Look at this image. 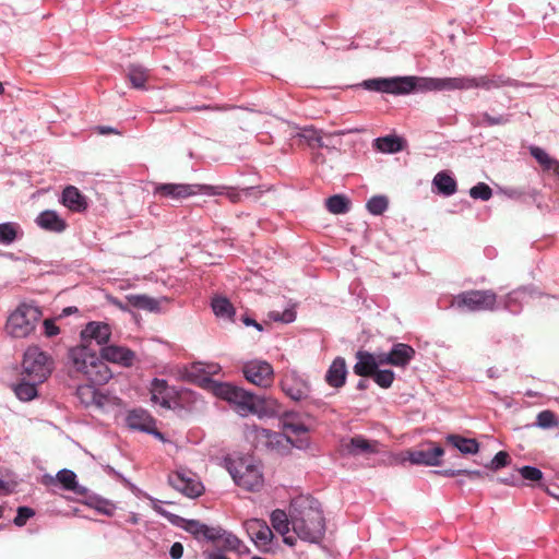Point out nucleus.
Listing matches in <instances>:
<instances>
[{
	"label": "nucleus",
	"instance_id": "nucleus-22",
	"mask_svg": "<svg viewBox=\"0 0 559 559\" xmlns=\"http://www.w3.org/2000/svg\"><path fill=\"white\" fill-rule=\"evenodd\" d=\"M61 203L73 212H82L87 207L85 197L74 186H68L63 189Z\"/></svg>",
	"mask_w": 559,
	"mask_h": 559
},
{
	"label": "nucleus",
	"instance_id": "nucleus-17",
	"mask_svg": "<svg viewBox=\"0 0 559 559\" xmlns=\"http://www.w3.org/2000/svg\"><path fill=\"white\" fill-rule=\"evenodd\" d=\"M173 390L164 379H153L151 383V400L154 404H158L164 408H170Z\"/></svg>",
	"mask_w": 559,
	"mask_h": 559
},
{
	"label": "nucleus",
	"instance_id": "nucleus-25",
	"mask_svg": "<svg viewBox=\"0 0 559 559\" xmlns=\"http://www.w3.org/2000/svg\"><path fill=\"white\" fill-rule=\"evenodd\" d=\"M247 530L255 544L267 545L273 538L272 530L265 521L252 519L247 522Z\"/></svg>",
	"mask_w": 559,
	"mask_h": 559
},
{
	"label": "nucleus",
	"instance_id": "nucleus-26",
	"mask_svg": "<svg viewBox=\"0 0 559 559\" xmlns=\"http://www.w3.org/2000/svg\"><path fill=\"white\" fill-rule=\"evenodd\" d=\"M356 364L354 365V372L360 377L372 376L377 368L376 356L368 352L358 350L356 353Z\"/></svg>",
	"mask_w": 559,
	"mask_h": 559
},
{
	"label": "nucleus",
	"instance_id": "nucleus-33",
	"mask_svg": "<svg viewBox=\"0 0 559 559\" xmlns=\"http://www.w3.org/2000/svg\"><path fill=\"white\" fill-rule=\"evenodd\" d=\"M23 237V230L20 224L14 222H7L0 224V243L9 246L15 240Z\"/></svg>",
	"mask_w": 559,
	"mask_h": 559
},
{
	"label": "nucleus",
	"instance_id": "nucleus-14",
	"mask_svg": "<svg viewBox=\"0 0 559 559\" xmlns=\"http://www.w3.org/2000/svg\"><path fill=\"white\" fill-rule=\"evenodd\" d=\"M126 423L127 426L132 430H139L152 435L162 441L165 440L163 433L155 428V419L150 415L147 411L143 408H134L129 411L126 417Z\"/></svg>",
	"mask_w": 559,
	"mask_h": 559
},
{
	"label": "nucleus",
	"instance_id": "nucleus-8",
	"mask_svg": "<svg viewBox=\"0 0 559 559\" xmlns=\"http://www.w3.org/2000/svg\"><path fill=\"white\" fill-rule=\"evenodd\" d=\"M219 187L210 185L189 183H157L154 186L153 194L158 198L182 200L197 194L214 195L222 194Z\"/></svg>",
	"mask_w": 559,
	"mask_h": 559
},
{
	"label": "nucleus",
	"instance_id": "nucleus-62",
	"mask_svg": "<svg viewBox=\"0 0 559 559\" xmlns=\"http://www.w3.org/2000/svg\"><path fill=\"white\" fill-rule=\"evenodd\" d=\"M462 475H465L469 480H477L484 477V473L477 469H462Z\"/></svg>",
	"mask_w": 559,
	"mask_h": 559
},
{
	"label": "nucleus",
	"instance_id": "nucleus-34",
	"mask_svg": "<svg viewBox=\"0 0 559 559\" xmlns=\"http://www.w3.org/2000/svg\"><path fill=\"white\" fill-rule=\"evenodd\" d=\"M219 371V366L215 362H202L198 361L192 364L191 369L189 371V374L192 377H199V374L204 376L202 377V381L206 382L211 388L213 389V380L209 378V376L216 374Z\"/></svg>",
	"mask_w": 559,
	"mask_h": 559
},
{
	"label": "nucleus",
	"instance_id": "nucleus-15",
	"mask_svg": "<svg viewBox=\"0 0 559 559\" xmlns=\"http://www.w3.org/2000/svg\"><path fill=\"white\" fill-rule=\"evenodd\" d=\"M111 329L107 323L92 321L81 331V341L83 344L91 345L93 341L97 345H105L109 342Z\"/></svg>",
	"mask_w": 559,
	"mask_h": 559
},
{
	"label": "nucleus",
	"instance_id": "nucleus-21",
	"mask_svg": "<svg viewBox=\"0 0 559 559\" xmlns=\"http://www.w3.org/2000/svg\"><path fill=\"white\" fill-rule=\"evenodd\" d=\"M55 483H60L63 489L73 491L80 496L87 492V489L76 481V474L71 469L63 468L59 471L55 478L49 476V484Z\"/></svg>",
	"mask_w": 559,
	"mask_h": 559
},
{
	"label": "nucleus",
	"instance_id": "nucleus-59",
	"mask_svg": "<svg viewBox=\"0 0 559 559\" xmlns=\"http://www.w3.org/2000/svg\"><path fill=\"white\" fill-rule=\"evenodd\" d=\"M43 326H44V334L47 336V337H52V336H56L59 334L60 330L59 328L56 325L55 323V320L53 319H46L44 320L43 322Z\"/></svg>",
	"mask_w": 559,
	"mask_h": 559
},
{
	"label": "nucleus",
	"instance_id": "nucleus-37",
	"mask_svg": "<svg viewBox=\"0 0 559 559\" xmlns=\"http://www.w3.org/2000/svg\"><path fill=\"white\" fill-rule=\"evenodd\" d=\"M127 75L134 88L145 90V83L148 79V70L140 64H130L127 68Z\"/></svg>",
	"mask_w": 559,
	"mask_h": 559
},
{
	"label": "nucleus",
	"instance_id": "nucleus-23",
	"mask_svg": "<svg viewBox=\"0 0 559 559\" xmlns=\"http://www.w3.org/2000/svg\"><path fill=\"white\" fill-rule=\"evenodd\" d=\"M343 447L347 454L354 456L378 452V442L369 441L362 436H355L350 438Z\"/></svg>",
	"mask_w": 559,
	"mask_h": 559
},
{
	"label": "nucleus",
	"instance_id": "nucleus-4",
	"mask_svg": "<svg viewBox=\"0 0 559 559\" xmlns=\"http://www.w3.org/2000/svg\"><path fill=\"white\" fill-rule=\"evenodd\" d=\"M41 317L43 312L38 306L21 304L8 317L5 333L14 338L27 337L35 331Z\"/></svg>",
	"mask_w": 559,
	"mask_h": 559
},
{
	"label": "nucleus",
	"instance_id": "nucleus-54",
	"mask_svg": "<svg viewBox=\"0 0 559 559\" xmlns=\"http://www.w3.org/2000/svg\"><path fill=\"white\" fill-rule=\"evenodd\" d=\"M270 318L276 322L290 323L296 319V312L293 309H285L283 312L272 311Z\"/></svg>",
	"mask_w": 559,
	"mask_h": 559
},
{
	"label": "nucleus",
	"instance_id": "nucleus-36",
	"mask_svg": "<svg viewBox=\"0 0 559 559\" xmlns=\"http://www.w3.org/2000/svg\"><path fill=\"white\" fill-rule=\"evenodd\" d=\"M41 382L28 380L22 376V380L14 388L15 395L19 400L27 402L37 396V385Z\"/></svg>",
	"mask_w": 559,
	"mask_h": 559
},
{
	"label": "nucleus",
	"instance_id": "nucleus-49",
	"mask_svg": "<svg viewBox=\"0 0 559 559\" xmlns=\"http://www.w3.org/2000/svg\"><path fill=\"white\" fill-rule=\"evenodd\" d=\"M469 195L475 200L488 201L492 197V190L488 185L478 182L469 189Z\"/></svg>",
	"mask_w": 559,
	"mask_h": 559
},
{
	"label": "nucleus",
	"instance_id": "nucleus-44",
	"mask_svg": "<svg viewBox=\"0 0 559 559\" xmlns=\"http://www.w3.org/2000/svg\"><path fill=\"white\" fill-rule=\"evenodd\" d=\"M535 426L542 429L559 427V418L554 412L546 409L537 414Z\"/></svg>",
	"mask_w": 559,
	"mask_h": 559
},
{
	"label": "nucleus",
	"instance_id": "nucleus-47",
	"mask_svg": "<svg viewBox=\"0 0 559 559\" xmlns=\"http://www.w3.org/2000/svg\"><path fill=\"white\" fill-rule=\"evenodd\" d=\"M374 382L383 388L388 389L392 385L395 374L392 370L389 369H382V370H376V372L372 374Z\"/></svg>",
	"mask_w": 559,
	"mask_h": 559
},
{
	"label": "nucleus",
	"instance_id": "nucleus-38",
	"mask_svg": "<svg viewBox=\"0 0 559 559\" xmlns=\"http://www.w3.org/2000/svg\"><path fill=\"white\" fill-rule=\"evenodd\" d=\"M531 155L547 170H554L559 176V160L551 158L548 153L538 147L532 146L530 148Z\"/></svg>",
	"mask_w": 559,
	"mask_h": 559
},
{
	"label": "nucleus",
	"instance_id": "nucleus-16",
	"mask_svg": "<svg viewBox=\"0 0 559 559\" xmlns=\"http://www.w3.org/2000/svg\"><path fill=\"white\" fill-rule=\"evenodd\" d=\"M407 460L414 465L439 466L444 455V450L440 445L427 449L413 450L407 452Z\"/></svg>",
	"mask_w": 559,
	"mask_h": 559
},
{
	"label": "nucleus",
	"instance_id": "nucleus-32",
	"mask_svg": "<svg viewBox=\"0 0 559 559\" xmlns=\"http://www.w3.org/2000/svg\"><path fill=\"white\" fill-rule=\"evenodd\" d=\"M432 183L437 188L438 192L445 197L453 195L457 190L455 179L447 171H439L435 176Z\"/></svg>",
	"mask_w": 559,
	"mask_h": 559
},
{
	"label": "nucleus",
	"instance_id": "nucleus-39",
	"mask_svg": "<svg viewBox=\"0 0 559 559\" xmlns=\"http://www.w3.org/2000/svg\"><path fill=\"white\" fill-rule=\"evenodd\" d=\"M271 524L278 534L284 536L290 530L292 516L287 515L285 511L276 509L271 513Z\"/></svg>",
	"mask_w": 559,
	"mask_h": 559
},
{
	"label": "nucleus",
	"instance_id": "nucleus-50",
	"mask_svg": "<svg viewBox=\"0 0 559 559\" xmlns=\"http://www.w3.org/2000/svg\"><path fill=\"white\" fill-rule=\"evenodd\" d=\"M178 526L183 528L186 532L190 533L198 539L203 536V531L205 528V524L201 523L200 521L186 519H183L181 525Z\"/></svg>",
	"mask_w": 559,
	"mask_h": 559
},
{
	"label": "nucleus",
	"instance_id": "nucleus-9",
	"mask_svg": "<svg viewBox=\"0 0 559 559\" xmlns=\"http://www.w3.org/2000/svg\"><path fill=\"white\" fill-rule=\"evenodd\" d=\"M496 304L497 295L492 290H468L453 297L451 307L462 311H491Z\"/></svg>",
	"mask_w": 559,
	"mask_h": 559
},
{
	"label": "nucleus",
	"instance_id": "nucleus-60",
	"mask_svg": "<svg viewBox=\"0 0 559 559\" xmlns=\"http://www.w3.org/2000/svg\"><path fill=\"white\" fill-rule=\"evenodd\" d=\"M169 555L171 559H180L183 555V546L181 543L176 542L171 545Z\"/></svg>",
	"mask_w": 559,
	"mask_h": 559
},
{
	"label": "nucleus",
	"instance_id": "nucleus-28",
	"mask_svg": "<svg viewBox=\"0 0 559 559\" xmlns=\"http://www.w3.org/2000/svg\"><path fill=\"white\" fill-rule=\"evenodd\" d=\"M445 441L464 455L476 454L479 451V443L476 439L460 435H448Z\"/></svg>",
	"mask_w": 559,
	"mask_h": 559
},
{
	"label": "nucleus",
	"instance_id": "nucleus-27",
	"mask_svg": "<svg viewBox=\"0 0 559 559\" xmlns=\"http://www.w3.org/2000/svg\"><path fill=\"white\" fill-rule=\"evenodd\" d=\"M211 307L214 314L222 320L235 321L236 309L228 298L216 295L212 298Z\"/></svg>",
	"mask_w": 559,
	"mask_h": 559
},
{
	"label": "nucleus",
	"instance_id": "nucleus-46",
	"mask_svg": "<svg viewBox=\"0 0 559 559\" xmlns=\"http://www.w3.org/2000/svg\"><path fill=\"white\" fill-rule=\"evenodd\" d=\"M151 502H152V509L158 513L159 515L164 516L165 519H167L173 525H181V522L183 521V518L179 516V515H176L174 513H170L168 511H166L163 507H162V501L155 499V498H150Z\"/></svg>",
	"mask_w": 559,
	"mask_h": 559
},
{
	"label": "nucleus",
	"instance_id": "nucleus-13",
	"mask_svg": "<svg viewBox=\"0 0 559 559\" xmlns=\"http://www.w3.org/2000/svg\"><path fill=\"white\" fill-rule=\"evenodd\" d=\"M168 481L174 489L189 498H197L204 490L202 483L195 475L187 471H177L169 476Z\"/></svg>",
	"mask_w": 559,
	"mask_h": 559
},
{
	"label": "nucleus",
	"instance_id": "nucleus-24",
	"mask_svg": "<svg viewBox=\"0 0 559 559\" xmlns=\"http://www.w3.org/2000/svg\"><path fill=\"white\" fill-rule=\"evenodd\" d=\"M36 223L40 228L53 233H62L67 227L66 221L61 218L56 211L52 210H46L41 212L37 216Z\"/></svg>",
	"mask_w": 559,
	"mask_h": 559
},
{
	"label": "nucleus",
	"instance_id": "nucleus-52",
	"mask_svg": "<svg viewBox=\"0 0 559 559\" xmlns=\"http://www.w3.org/2000/svg\"><path fill=\"white\" fill-rule=\"evenodd\" d=\"M521 476L530 481H538L543 478V473L539 468L535 466H523L520 468Z\"/></svg>",
	"mask_w": 559,
	"mask_h": 559
},
{
	"label": "nucleus",
	"instance_id": "nucleus-5",
	"mask_svg": "<svg viewBox=\"0 0 559 559\" xmlns=\"http://www.w3.org/2000/svg\"><path fill=\"white\" fill-rule=\"evenodd\" d=\"M227 471L235 484L248 491H258L263 485L261 468L250 457L227 461Z\"/></svg>",
	"mask_w": 559,
	"mask_h": 559
},
{
	"label": "nucleus",
	"instance_id": "nucleus-56",
	"mask_svg": "<svg viewBox=\"0 0 559 559\" xmlns=\"http://www.w3.org/2000/svg\"><path fill=\"white\" fill-rule=\"evenodd\" d=\"M35 515V512L32 508L28 507H19L16 516L14 518V524L16 526L25 525L26 521Z\"/></svg>",
	"mask_w": 559,
	"mask_h": 559
},
{
	"label": "nucleus",
	"instance_id": "nucleus-55",
	"mask_svg": "<svg viewBox=\"0 0 559 559\" xmlns=\"http://www.w3.org/2000/svg\"><path fill=\"white\" fill-rule=\"evenodd\" d=\"M509 464V454L504 451L498 452L487 465L492 471H498Z\"/></svg>",
	"mask_w": 559,
	"mask_h": 559
},
{
	"label": "nucleus",
	"instance_id": "nucleus-18",
	"mask_svg": "<svg viewBox=\"0 0 559 559\" xmlns=\"http://www.w3.org/2000/svg\"><path fill=\"white\" fill-rule=\"evenodd\" d=\"M347 368L345 359L342 357H336L325 373V381L330 386L338 389L345 384Z\"/></svg>",
	"mask_w": 559,
	"mask_h": 559
},
{
	"label": "nucleus",
	"instance_id": "nucleus-29",
	"mask_svg": "<svg viewBox=\"0 0 559 559\" xmlns=\"http://www.w3.org/2000/svg\"><path fill=\"white\" fill-rule=\"evenodd\" d=\"M283 430L294 436L305 435L309 431L308 427L299 420V414L294 411H286L281 417Z\"/></svg>",
	"mask_w": 559,
	"mask_h": 559
},
{
	"label": "nucleus",
	"instance_id": "nucleus-2",
	"mask_svg": "<svg viewBox=\"0 0 559 559\" xmlns=\"http://www.w3.org/2000/svg\"><path fill=\"white\" fill-rule=\"evenodd\" d=\"M68 358L71 367L93 384H105L112 377L107 364L86 344L71 348Z\"/></svg>",
	"mask_w": 559,
	"mask_h": 559
},
{
	"label": "nucleus",
	"instance_id": "nucleus-57",
	"mask_svg": "<svg viewBox=\"0 0 559 559\" xmlns=\"http://www.w3.org/2000/svg\"><path fill=\"white\" fill-rule=\"evenodd\" d=\"M362 85L369 91L386 93V78L366 80Z\"/></svg>",
	"mask_w": 559,
	"mask_h": 559
},
{
	"label": "nucleus",
	"instance_id": "nucleus-43",
	"mask_svg": "<svg viewBox=\"0 0 559 559\" xmlns=\"http://www.w3.org/2000/svg\"><path fill=\"white\" fill-rule=\"evenodd\" d=\"M300 136L312 147H329L323 141L322 132L314 128H304Z\"/></svg>",
	"mask_w": 559,
	"mask_h": 559
},
{
	"label": "nucleus",
	"instance_id": "nucleus-40",
	"mask_svg": "<svg viewBox=\"0 0 559 559\" xmlns=\"http://www.w3.org/2000/svg\"><path fill=\"white\" fill-rule=\"evenodd\" d=\"M414 92H440V78L413 76Z\"/></svg>",
	"mask_w": 559,
	"mask_h": 559
},
{
	"label": "nucleus",
	"instance_id": "nucleus-12",
	"mask_svg": "<svg viewBox=\"0 0 559 559\" xmlns=\"http://www.w3.org/2000/svg\"><path fill=\"white\" fill-rule=\"evenodd\" d=\"M76 397L86 408L103 411L109 405L115 404V397L100 392L93 384L79 385L76 389Z\"/></svg>",
	"mask_w": 559,
	"mask_h": 559
},
{
	"label": "nucleus",
	"instance_id": "nucleus-53",
	"mask_svg": "<svg viewBox=\"0 0 559 559\" xmlns=\"http://www.w3.org/2000/svg\"><path fill=\"white\" fill-rule=\"evenodd\" d=\"M218 187L222 189L223 192L221 195H226L233 203L239 202L241 200V195H248L249 191L251 190L250 188L237 190L234 188H226L222 186Z\"/></svg>",
	"mask_w": 559,
	"mask_h": 559
},
{
	"label": "nucleus",
	"instance_id": "nucleus-42",
	"mask_svg": "<svg viewBox=\"0 0 559 559\" xmlns=\"http://www.w3.org/2000/svg\"><path fill=\"white\" fill-rule=\"evenodd\" d=\"M128 302L138 309L155 311L158 309V302L154 298L146 295H129L127 296Z\"/></svg>",
	"mask_w": 559,
	"mask_h": 559
},
{
	"label": "nucleus",
	"instance_id": "nucleus-10",
	"mask_svg": "<svg viewBox=\"0 0 559 559\" xmlns=\"http://www.w3.org/2000/svg\"><path fill=\"white\" fill-rule=\"evenodd\" d=\"M241 371L246 380L257 386L266 389L273 384L274 369L266 360H248L243 362Z\"/></svg>",
	"mask_w": 559,
	"mask_h": 559
},
{
	"label": "nucleus",
	"instance_id": "nucleus-35",
	"mask_svg": "<svg viewBox=\"0 0 559 559\" xmlns=\"http://www.w3.org/2000/svg\"><path fill=\"white\" fill-rule=\"evenodd\" d=\"M373 146L382 153L393 154L403 150V140L395 135H386L377 138L373 141Z\"/></svg>",
	"mask_w": 559,
	"mask_h": 559
},
{
	"label": "nucleus",
	"instance_id": "nucleus-48",
	"mask_svg": "<svg viewBox=\"0 0 559 559\" xmlns=\"http://www.w3.org/2000/svg\"><path fill=\"white\" fill-rule=\"evenodd\" d=\"M224 539L225 547L229 550L243 554L248 551V548L243 546L242 542L233 533L224 532L222 537Z\"/></svg>",
	"mask_w": 559,
	"mask_h": 559
},
{
	"label": "nucleus",
	"instance_id": "nucleus-3",
	"mask_svg": "<svg viewBox=\"0 0 559 559\" xmlns=\"http://www.w3.org/2000/svg\"><path fill=\"white\" fill-rule=\"evenodd\" d=\"M212 383L214 395L233 404L235 411L240 416H248L249 414L255 415V413L260 411L259 405H261V403L259 395L230 383Z\"/></svg>",
	"mask_w": 559,
	"mask_h": 559
},
{
	"label": "nucleus",
	"instance_id": "nucleus-6",
	"mask_svg": "<svg viewBox=\"0 0 559 559\" xmlns=\"http://www.w3.org/2000/svg\"><path fill=\"white\" fill-rule=\"evenodd\" d=\"M512 81L503 76H455L440 78V92L468 91L473 88H483L491 91L506 85H511Z\"/></svg>",
	"mask_w": 559,
	"mask_h": 559
},
{
	"label": "nucleus",
	"instance_id": "nucleus-19",
	"mask_svg": "<svg viewBox=\"0 0 559 559\" xmlns=\"http://www.w3.org/2000/svg\"><path fill=\"white\" fill-rule=\"evenodd\" d=\"M102 359L106 361L130 366L134 359V354L126 347L109 345L102 348Z\"/></svg>",
	"mask_w": 559,
	"mask_h": 559
},
{
	"label": "nucleus",
	"instance_id": "nucleus-11",
	"mask_svg": "<svg viewBox=\"0 0 559 559\" xmlns=\"http://www.w3.org/2000/svg\"><path fill=\"white\" fill-rule=\"evenodd\" d=\"M280 386L284 394L295 402L308 399L311 392L307 377L296 370L287 371L281 379Z\"/></svg>",
	"mask_w": 559,
	"mask_h": 559
},
{
	"label": "nucleus",
	"instance_id": "nucleus-45",
	"mask_svg": "<svg viewBox=\"0 0 559 559\" xmlns=\"http://www.w3.org/2000/svg\"><path fill=\"white\" fill-rule=\"evenodd\" d=\"M389 205V201L384 195H374L372 197L366 204L367 210L372 215H381L383 214Z\"/></svg>",
	"mask_w": 559,
	"mask_h": 559
},
{
	"label": "nucleus",
	"instance_id": "nucleus-1",
	"mask_svg": "<svg viewBox=\"0 0 559 559\" xmlns=\"http://www.w3.org/2000/svg\"><path fill=\"white\" fill-rule=\"evenodd\" d=\"M292 527L302 540L319 543L325 534L321 503L311 496H298L290 502Z\"/></svg>",
	"mask_w": 559,
	"mask_h": 559
},
{
	"label": "nucleus",
	"instance_id": "nucleus-20",
	"mask_svg": "<svg viewBox=\"0 0 559 559\" xmlns=\"http://www.w3.org/2000/svg\"><path fill=\"white\" fill-rule=\"evenodd\" d=\"M415 356V349L404 343L394 344L391 350L389 352V356L386 357V361L389 365L395 367H405L409 364V361Z\"/></svg>",
	"mask_w": 559,
	"mask_h": 559
},
{
	"label": "nucleus",
	"instance_id": "nucleus-64",
	"mask_svg": "<svg viewBox=\"0 0 559 559\" xmlns=\"http://www.w3.org/2000/svg\"><path fill=\"white\" fill-rule=\"evenodd\" d=\"M241 321L247 326H253L258 331H262L263 330L262 325L260 323H258L254 319L250 318V317L245 316V317L241 318Z\"/></svg>",
	"mask_w": 559,
	"mask_h": 559
},
{
	"label": "nucleus",
	"instance_id": "nucleus-7",
	"mask_svg": "<svg viewBox=\"0 0 559 559\" xmlns=\"http://www.w3.org/2000/svg\"><path fill=\"white\" fill-rule=\"evenodd\" d=\"M53 369L51 357L38 346H29L22 360V376L35 382H45Z\"/></svg>",
	"mask_w": 559,
	"mask_h": 559
},
{
	"label": "nucleus",
	"instance_id": "nucleus-51",
	"mask_svg": "<svg viewBox=\"0 0 559 559\" xmlns=\"http://www.w3.org/2000/svg\"><path fill=\"white\" fill-rule=\"evenodd\" d=\"M510 121V115H498L491 116L488 112H484L480 117L479 124L486 127L506 124Z\"/></svg>",
	"mask_w": 559,
	"mask_h": 559
},
{
	"label": "nucleus",
	"instance_id": "nucleus-31",
	"mask_svg": "<svg viewBox=\"0 0 559 559\" xmlns=\"http://www.w3.org/2000/svg\"><path fill=\"white\" fill-rule=\"evenodd\" d=\"M259 405L260 411L255 413L259 417H282L286 409L283 408L282 404L273 397L260 396Z\"/></svg>",
	"mask_w": 559,
	"mask_h": 559
},
{
	"label": "nucleus",
	"instance_id": "nucleus-30",
	"mask_svg": "<svg viewBox=\"0 0 559 559\" xmlns=\"http://www.w3.org/2000/svg\"><path fill=\"white\" fill-rule=\"evenodd\" d=\"M413 92L412 75L386 78V94L408 95Z\"/></svg>",
	"mask_w": 559,
	"mask_h": 559
},
{
	"label": "nucleus",
	"instance_id": "nucleus-63",
	"mask_svg": "<svg viewBox=\"0 0 559 559\" xmlns=\"http://www.w3.org/2000/svg\"><path fill=\"white\" fill-rule=\"evenodd\" d=\"M436 473L440 474L444 477H455V476L462 475V469L447 468V469L437 471Z\"/></svg>",
	"mask_w": 559,
	"mask_h": 559
},
{
	"label": "nucleus",
	"instance_id": "nucleus-61",
	"mask_svg": "<svg viewBox=\"0 0 559 559\" xmlns=\"http://www.w3.org/2000/svg\"><path fill=\"white\" fill-rule=\"evenodd\" d=\"M203 557L205 559H229L219 549H217V550H205V551H203Z\"/></svg>",
	"mask_w": 559,
	"mask_h": 559
},
{
	"label": "nucleus",
	"instance_id": "nucleus-41",
	"mask_svg": "<svg viewBox=\"0 0 559 559\" xmlns=\"http://www.w3.org/2000/svg\"><path fill=\"white\" fill-rule=\"evenodd\" d=\"M325 205L332 214H345L349 211V200L342 194H335L326 199Z\"/></svg>",
	"mask_w": 559,
	"mask_h": 559
},
{
	"label": "nucleus",
	"instance_id": "nucleus-58",
	"mask_svg": "<svg viewBox=\"0 0 559 559\" xmlns=\"http://www.w3.org/2000/svg\"><path fill=\"white\" fill-rule=\"evenodd\" d=\"M224 532L225 531H223L221 527H210L205 525L202 537H204L207 540L215 542L223 537Z\"/></svg>",
	"mask_w": 559,
	"mask_h": 559
}]
</instances>
